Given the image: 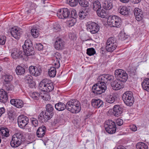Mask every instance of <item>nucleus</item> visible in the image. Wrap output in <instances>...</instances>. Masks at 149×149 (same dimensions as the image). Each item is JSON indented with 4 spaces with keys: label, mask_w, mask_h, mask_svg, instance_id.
<instances>
[{
    "label": "nucleus",
    "mask_w": 149,
    "mask_h": 149,
    "mask_svg": "<svg viewBox=\"0 0 149 149\" xmlns=\"http://www.w3.org/2000/svg\"><path fill=\"white\" fill-rule=\"evenodd\" d=\"M122 21L121 18L119 17H118L115 22V23L114 25H116V26H114L113 27H116L117 28H120L121 25Z\"/></svg>",
    "instance_id": "44"
},
{
    "label": "nucleus",
    "mask_w": 149,
    "mask_h": 149,
    "mask_svg": "<svg viewBox=\"0 0 149 149\" xmlns=\"http://www.w3.org/2000/svg\"><path fill=\"white\" fill-rule=\"evenodd\" d=\"M105 100L107 102L109 103H112L114 102L115 98L113 95H108L107 96Z\"/></svg>",
    "instance_id": "39"
},
{
    "label": "nucleus",
    "mask_w": 149,
    "mask_h": 149,
    "mask_svg": "<svg viewBox=\"0 0 149 149\" xmlns=\"http://www.w3.org/2000/svg\"><path fill=\"white\" fill-rule=\"evenodd\" d=\"M28 84H29V87L31 88H33L35 87V83L33 81H32V82Z\"/></svg>",
    "instance_id": "61"
},
{
    "label": "nucleus",
    "mask_w": 149,
    "mask_h": 149,
    "mask_svg": "<svg viewBox=\"0 0 149 149\" xmlns=\"http://www.w3.org/2000/svg\"><path fill=\"white\" fill-rule=\"evenodd\" d=\"M40 89L43 92H49L54 89L53 83L47 79H43L39 84Z\"/></svg>",
    "instance_id": "4"
},
{
    "label": "nucleus",
    "mask_w": 149,
    "mask_h": 149,
    "mask_svg": "<svg viewBox=\"0 0 149 149\" xmlns=\"http://www.w3.org/2000/svg\"><path fill=\"white\" fill-rule=\"evenodd\" d=\"M93 9L94 10H96L100 9L101 8V5L100 2L98 0H95L92 2Z\"/></svg>",
    "instance_id": "30"
},
{
    "label": "nucleus",
    "mask_w": 149,
    "mask_h": 149,
    "mask_svg": "<svg viewBox=\"0 0 149 149\" xmlns=\"http://www.w3.org/2000/svg\"><path fill=\"white\" fill-rule=\"evenodd\" d=\"M128 38V36L126 35L125 33H120L119 36V38L122 40H125Z\"/></svg>",
    "instance_id": "52"
},
{
    "label": "nucleus",
    "mask_w": 149,
    "mask_h": 149,
    "mask_svg": "<svg viewBox=\"0 0 149 149\" xmlns=\"http://www.w3.org/2000/svg\"><path fill=\"white\" fill-rule=\"evenodd\" d=\"M90 10L88 8H85L81 11H80L78 13V16L79 19H83L86 18L89 14Z\"/></svg>",
    "instance_id": "23"
},
{
    "label": "nucleus",
    "mask_w": 149,
    "mask_h": 149,
    "mask_svg": "<svg viewBox=\"0 0 149 149\" xmlns=\"http://www.w3.org/2000/svg\"><path fill=\"white\" fill-rule=\"evenodd\" d=\"M69 13H70V10L67 8H63L60 9L57 13V15L60 19H66L69 18Z\"/></svg>",
    "instance_id": "13"
},
{
    "label": "nucleus",
    "mask_w": 149,
    "mask_h": 149,
    "mask_svg": "<svg viewBox=\"0 0 149 149\" xmlns=\"http://www.w3.org/2000/svg\"><path fill=\"white\" fill-rule=\"evenodd\" d=\"M22 48L24 50L23 52L25 56H28L34 55L35 53L32 42L30 40H25Z\"/></svg>",
    "instance_id": "5"
},
{
    "label": "nucleus",
    "mask_w": 149,
    "mask_h": 149,
    "mask_svg": "<svg viewBox=\"0 0 149 149\" xmlns=\"http://www.w3.org/2000/svg\"><path fill=\"white\" fill-rule=\"evenodd\" d=\"M54 31L55 32L59 31L60 29V25L58 24L56 26L54 25Z\"/></svg>",
    "instance_id": "60"
},
{
    "label": "nucleus",
    "mask_w": 149,
    "mask_h": 149,
    "mask_svg": "<svg viewBox=\"0 0 149 149\" xmlns=\"http://www.w3.org/2000/svg\"><path fill=\"white\" fill-rule=\"evenodd\" d=\"M124 103L129 106H132L134 102V98L132 92L127 91L125 92L122 96Z\"/></svg>",
    "instance_id": "6"
},
{
    "label": "nucleus",
    "mask_w": 149,
    "mask_h": 149,
    "mask_svg": "<svg viewBox=\"0 0 149 149\" xmlns=\"http://www.w3.org/2000/svg\"><path fill=\"white\" fill-rule=\"evenodd\" d=\"M116 149H126V148L124 146L120 145L118 146Z\"/></svg>",
    "instance_id": "64"
},
{
    "label": "nucleus",
    "mask_w": 149,
    "mask_h": 149,
    "mask_svg": "<svg viewBox=\"0 0 149 149\" xmlns=\"http://www.w3.org/2000/svg\"><path fill=\"white\" fill-rule=\"evenodd\" d=\"M8 99L7 93L3 89L0 90V102L5 103Z\"/></svg>",
    "instance_id": "22"
},
{
    "label": "nucleus",
    "mask_w": 149,
    "mask_h": 149,
    "mask_svg": "<svg viewBox=\"0 0 149 149\" xmlns=\"http://www.w3.org/2000/svg\"><path fill=\"white\" fill-rule=\"evenodd\" d=\"M102 7L106 10H109L112 8L113 3L110 0H105L103 2Z\"/></svg>",
    "instance_id": "26"
},
{
    "label": "nucleus",
    "mask_w": 149,
    "mask_h": 149,
    "mask_svg": "<svg viewBox=\"0 0 149 149\" xmlns=\"http://www.w3.org/2000/svg\"><path fill=\"white\" fill-rule=\"evenodd\" d=\"M78 1L80 6L84 7H87L89 5L87 0H78Z\"/></svg>",
    "instance_id": "40"
},
{
    "label": "nucleus",
    "mask_w": 149,
    "mask_h": 149,
    "mask_svg": "<svg viewBox=\"0 0 149 149\" xmlns=\"http://www.w3.org/2000/svg\"><path fill=\"white\" fill-rule=\"evenodd\" d=\"M132 2L134 4H137L139 3L141 1V0H132Z\"/></svg>",
    "instance_id": "63"
},
{
    "label": "nucleus",
    "mask_w": 149,
    "mask_h": 149,
    "mask_svg": "<svg viewBox=\"0 0 149 149\" xmlns=\"http://www.w3.org/2000/svg\"><path fill=\"white\" fill-rule=\"evenodd\" d=\"M77 17V15L75 10H72L71 11L70 10V13H69V18H72V19H76Z\"/></svg>",
    "instance_id": "41"
},
{
    "label": "nucleus",
    "mask_w": 149,
    "mask_h": 149,
    "mask_svg": "<svg viewBox=\"0 0 149 149\" xmlns=\"http://www.w3.org/2000/svg\"><path fill=\"white\" fill-rule=\"evenodd\" d=\"M5 109L3 107L0 108V117L5 113Z\"/></svg>",
    "instance_id": "62"
},
{
    "label": "nucleus",
    "mask_w": 149,
    "mask_h": 149,
    "mask_svg": "<svg viewBox=\"0 0 149 149\" xmlns=\"http://www.w3.org/2000/svg\"><path fill=\"white\" fill-rule=\"evenodd\" d=\"M4 83L8 84L13 79V76L9 74H5L3 76Z\"/></svg>",
    "instance_id": "34"
},
{
    "label": "nucleus",
    "mask_w": 149,
    "mask_h": 149,
    "mask_svg": "<svg viewBox=\"0 0 149 149\" xmlns=\"http://www.w3.org/2000/svg\"><path fill=\"white\" fill-rule=\"evenodd\" d=\"M11 104L19 108H21L23 107L24 102L21 100L19 99H11L10 101Z\"/></svg>",
    "instance_id": "17"
},
{
    "label": "nucleus",
    "mask_w": 149,
    "mask_h": 149,
    "mask_svg": "<svg viewBox=\"0 0 149 149\" xmlns=\"http://www.w3.org/2000/svg\"><path fill=\"white\" fill-rule=\"evenodd\" d=\"M118 17V16L116 15L109 16L107 20L108 24L111 27L116 26V25H114Z\"/></svg>",
    "instance_id": "27"
},
{
    "label": "nucleus",
    "mask_w": 149,
    "mask_h": 149,
    "mask_svg": "<svg viewBox=\"0 0 149 149\" xmlns=\"http://www.w3.org/2000/svg\"><path fill=\"white\" fill-rule=\"evenodd\" d=\"M65 42L61 38L57 39L54 43L55 48L57 50H60L64 48Z\"/></svg>",
    "instance_id": "14"
},
{
    "label": "nucleus",
    "mask_w": 149,
    "mask_h": 149,
    "mask_svg": "<svg viewBox=\"0 0 149 149\" xmlns=\"http://www.w3.org/2000/svg\"><path fill=\"white\" fill-rule=\"evenodd\" d=\"M113 79V76L109 74L100 76L97 78V82L92 87V92L97 95L101 94L104 92L107 89L106 83H107L108 81Z\"/></svg>",
    "instance_id": "1"
},
{
    "label": "nucleus",
    "mask_w": 149,
    "mask_h": 149,
    "mask_svg": "<svg viewBox=\"0 0 149 149\" xmlns=\"http://www.w3.org/2000/svg\"><path fill=\"white\" fill-rule=\"evenodd\" d=\"M11 36L17 39L20 37V33L19 31L16 28H12L10 32Z\"/></svg>",
    "instance_id": "28"
},
{
    "label": "nucleus",
    "mask_w": 149,
    "mask_h": 149,
    "mask_svg": "<svg viewBox=\"0 0 149 149\" xmlns=\"http://www.w3.org/2000/svg\"><path fill=\"white\" fill-rule=\"evenodd\" d=\"M25 81L28 83L32 82L33 81V77L31 76L30 75H27L25 76L24 79Z\"/></svg>",
    "instance_id": "46"
},
{
    "label": "nucleus",
    "mask_w": 149,
    "mask_h": 149,
    "mask_svg": "<svg viewBox=\"0 0 149 149\" xmlns=\"http://www.w3.org/2000/svg\"><path fill=\"white\" fill-rule=\"evenodd\" d=\"M43 45L40 43L37 44L36 46V48L39 51H41L43 49Z\"/></svg>",
    "instance_id": "56"
},
{
    "label": "nucleus",
    "mask_w": 149,
    "mask_h": 149,
    "mask_svg": "<svg viewBox=\"0 0 149 149\" xmlns=\"http://www.w3.org/2000/svg\"><path fill=\"white\" fill-rule=\"evenodd\" d=\"M105 127L106 131L109 134H113L116 131V123L110 120H108L105 122Z\"/></svg>",
    "instance_id": "8"
},
{
    "label": "nucleus",
    "mask_w": 149,
    "mask_h": 149,
    "mask_svg": "<svg viewBox=\"0 0 149 149\" xmlns=\"http://www.w3.org/2000/svg\"><path fill=\"white\" fill-rule=\"evenodd\" d=\"M61 58L60 54L59 53L56 54H55V56L54 58L55 61H56V62L54 64L56 65V68H58L60 66V61L61 60Z\"/></svg>",
    "instance_id": "32"
},
{
    "label": "nucleus",
    "mask_w": 149,
    "mask_h": 149,
    "mask_svg": "<svg viewBox=\"0 0 149 149\" xmlns=\"http://www.w3.org/2000/svg\"><path fill=\"white\" fill-rule=\"evenodd\" d=\"M13 137L17 138L19 139L18 141L19 142L20 140H22L23 137V135L21 133L18 132L14 134L13 136Z\"/></svg>",
    "instance_id": "48"
},
{
    "label": "nucleus",
    "mask_w": 149,
    "mask_h": 149,
    "mask_svg": "<svg viewBox=\"0 0 149 149\" xmlns=\"http://www.w3.org/2000/svg\"><path fill=\"white\" fill-rule=\"evenodd\" d=\"M130 12V9L125 6H123L119 11V13L121 15H128Z\"/></svg>",
    "instance_id": "31"
},
{
    "label": "nucleus",
    "mask_w": 149,
    "mask_h": 149,
    "mask_svg": "<svg viewBox=\"0 0 149 149\" xmlns=\"http://www.w3.org/2000/svg\"><path fill=\"white\" fill-rule=\"evenodd\" d=\"M130 129L132 131L135 132L137 130V127L135 125H133L130 126Z\"/></svg>",
    "instance_id": "59"
},
{
    "label": "nucleus",
    "mask_w": 149,
    "mask_h": 149,
    "mask_svg": "<svg viewBox=\"0 0 149 149\" xmlns=\"http://www.w3.org/2000/svg\"><path fill=\"white\" fill-rule=\"evenodd\" d=\"M116 78L119 80L123 82H126L128 78V75L126 72L121 69L116 70L115 71Z\"/></svg>",
    "instance_id": "9"
},
{
    "label": "nucleus",
    "mask_w": 149,
    "mask_h": 149,
    "mask_svg": "<svg viewBox=\"0 0 149 149\" xmlns=\"http://www.w3.org/2000/svg\"><path fill=\"white\" fill-rule=\"evenodd\" d=\"M41 95V93L40 94L37 92H34L32 94L31 97L34 100H38Z\"/></svg>",
    "instance_id": "45"
},
{
    "label": "nucleus",
    "mask_w": 149,
    "mask_h": 149,
    "mask_svg": "<svg viewBox=\"0 0 149 149\" xmlns=\"http://www.w3.org/2000/svg\"><path fill=\"white\" fill-rule=\"evenodd\" d=\"M25 71V70L23 67L19 65L17 67L16 72L18 75H22L24 74Z\"/></svg>",
    "instance_id": "35"
},
{
    "label": "nucleus",
    "mask_w": 149,
    "mask_h": 149,
    "mask_svg": "<svg viewBox=\"0 0 149 149\" xmlns=\"http://www.w3.org/2000/svg\"><path fill=\"white\" fill-rule=\"evenodd\" d=\"M6 37L5 36H0V45H3L5 44Z\"/></svg>",
    "instance_id": "53"
},
{
    "label": "nucleus",
    "mask_w": 149,
    "mask_h": 149,
    "mask_svg": "<svg viewBox=\"0 0 149 149\" xmlns=\"http://www.w3.org/2000/svg\"><path fill=\"white\" fill-rule=\"evenodd\" d=\"M48 74L50 77H54L56 74V69L54 67H51L49 70Z\"/></svg>",
    "instance_id": "37"
},
{
    "label": "nucleus",
    "mask_w": 149,
    "mask_h": 149,
    "mask_svg": "<svg viewBox=\"0 0 149 149\" xmlns=\"http://www.w3.org/2000/svg\"><path fill=\"white\" fill-rule=\"evenodd\" d=\"M28 6H29V9H31L30 10V11H35V5L34 3L29 2L28 3Z\"/></svg>",
    "instance_id": "54"
},
{
    "label": "nucleus",
    "mask_w": 149,
    "mask_h": 149,
    "mask_svg": "<svg viewBox=\"0 0 149 149\" xmlns=\"http://www.w3.org/2000/svg\"><path fill=\"white\" fill-rule=\"evenodd\" d=\"M67 103L65 104L62 102H59L56 103L55 105V109L59 111H61L64 110L65 109H67Z\"/></svg>",
    "instance_id": "25"
},
{
    "label": "nucleus",
    "mask_w": 149,
    "mask_h": 149,
    "mask_svg": "<svg viewBox=\"0 0 149 149\" xmlns=\"http://www.w3.org/2000/svg\"><path fill=\"white\" fill-rule=\"evenodd\" d=\"M97 15L98 16L102 18H107V14L105 11L103 9L98 10L97 11Z\"/></svg>",
    "instance_id": "36"
},
{
    "label": "nucleus",
    "mask_w": 149,
    "mask_h": 149,
    "mask_svg": "<svg viewBox=\"0 0 149 149\" xmlns=\"http://www.w3.org/2000/svg\"><path fill=\"white\" fill-rule=\"evenodd\" d=\"M116 123L118 126H120L123 124V121L121 119H118L116 120Z\"/></svg>",
    "instance_id": "57"
},
{
    "label": "nucleus",
    "mask_w": 149,
    "mask_h": 149,
    "mask_svg": "<svg viewBox=\"0 0 149 149\" xmlns=\"http://www.w3.org/2000/svg\"><path fill=\"white\" fill-rule=\"evenodd\" d=\"M134 13L136 19L138 21H140L143 19V12L141 9L136 8L134 10Z\"/></svg>",
    "instance_id": "16"
},
{
    "label": "nucleus",
    "mask_w": 149,
    "mask_h": 149,
    "mask_svg": "<svg viewBox=\"0 0 149 149\" xmlns=\"http://www.w3.org/2000/svg\"><path fill=\"white\" fill-rule=\"evenodd\" d=\"M113 114L115 116L118 117L123 112V108L119 105H115L113 107Z\"/></svg>",
    "instance_id": "20"
},
{
    "label": "nucleus",
    "mask_w": 149,
    "mask_h": 149,
    "mask_svg": "<svg viewBox=\"0 0 149 149\" xmlns=\"http://www.w3.org/2000/svg\"><path fill=\"white\" fill-rule=\"evenodd\" d=\"M29 118L23 115L19 116L17 118V123L19 127L24 129L29 123Z\"/></svg>",
    "instance_id": "11"
},
{
    "label": "nucleus",
    "mask_w": 149,
    "mask_h": 149,
    "mask_svg": "<svg viewBox=\"0 0 149 149\" xmlns=\"http://www.w3.org/2000/svg\"><path fill=\"white\" fill-rule=\"evenodd\" d=\"M68 36L69 38L71 40L74 41L76 40L77 38L76 35L74 34L69 33Z\"/></svg>",
    "instance_id": "55"
},
{
    "label": "nucleus",
    "mask_w": 149,
    "mask_h": 149,
    "mask_svg": "<svg viewBox=\"0 0 149 149\" xmlns=\"http://www.w3.org/2000/svg\"><path fill=\"white\" fill-rule=\"evenodd\" d=\"M40 97L43 100L46 101L50 98V96L46 93H44L43 94L41 93Z\"/></svg>",
    "instance_id": "50"
},
{
    "label": "nucleus",
    "mask_w": 149,
    "mask_h": 149,
    "mask_svg": "<svg viewBox=\"0 0 149 149\" xmlns=\"http://www.w3.org/2000/svg\"><path fill=\"white\" fill-rule=\"evenodd\" d=\"M31 33L34 38L38 37L39 35V33L37 29H32L31 30Z\"/></svg>",
    "instance_id": "43"
},
{
    "label": "nucleus",
    "mask_w": 149,
    "mask_h": 149,
    "mask_svg": "<svg viewBox=\"0 0 149 149\" xmlns=\"http://www.w3.org/2000/svg\"><path fill=\"white\" fill-rule=\"evenodd\" d=\"M76 20L74 19H72L71 20H69L68 22V26L69 27L73 26L76 23Z\"/></svg>",
    "instance_id": "51"
},
{
    "label": "nucleus",
    "mask_w": 149,
    "mask_h": 149,
    "mask_svg": "<svg viewBox=\"0 0 149 149\" xmlns=\"http://www.w3.org/2000/svg\"><path fill=\"white\" fill-rule=\"evenodd\" d=\"M31 120L32 125L35 127L38 126V121L37 119L35 118H32L31 119Z\"/></svg>",
    "instance_id": "49"
},
{
    "label": "nucleus",
    "mask_w": 149,
    "mask_h": 149,
    "mask_svg": "<svg viewBox=\"0 0 149 149\" xmlns=\"http://www.w3.org/2000/svg\"><path fill=\"white\" fill-rule=\"evenodd\" d=\"M87 31L92 34L97 33L100 30V27L96 23L93 22H88L86 24Z\"/></svg>",
    "instance_id": "10"
},
{
    "label": "nucleus",
    "mask_w": 149,
    "mask_h": 149,
    "mask_svg": "<svg viewBox=\"0 0 149 149\" xmlns=\"http://www.w3.org/2000/svg\"><path fill=\"white\" fill-rule=\"evenodd\" d=\"M111 85L115 90H118L123 88L122 84L117 79L112 81L111 83Z\"/></svg>",
    "instance_id": "18"
},
{
    "label": "nucleus",
    "mask_w": 149,
    "mask_h": 149,
    "mask_svg": "<svg viewBox=\"0 0 149 149\" xmlns=\"http://www.w3.org/2000/svg\"><path fill=\"white\" fill-rule=\"evenodd\" d=\"M18 140L19 139H17V138L13 137V136L10 143L11 146L13 148H16L19 146L21 144L22 141V140H20V141L19 142Z\"/></svg>",
    "instance_id": "24"
},
{
    "label": "nucleus",
    "mask_w": 149,
    "mask_h": 149,
    "mask_svg": "<svg viewBox=\"0 0 149 149\" xmlns=\"http://www.w3.org/2000/svg\"><path fill=\"white\" fill-rule=\"evenodd\" d=\"M29 71L30 74L36 77L40 75L41 73V70H38L37 68L32 66H30Z\"/></svg>",
    "instance_id": "19"
},
{
    "label": "nucleus",
    "mask_w": 149,
    "mask_h": 149,
    "mask_svg": "<svg viewBox=\"0 0 149 149\" xmlns=\"http://www.w3.org/2000/svg\"><path fill=\"white\" fill-rule=\"evenodd\" d=\"M0 132L2 136L8 137L10 135L9 130L7 128L1 127L0 129Z\"/></svg>",
    "instance_id": "33"
},
{
    "label": "nucleus",
    "mask_w": 149,
    "mask_h": 149,
    "mask_svg": "<svg viewBox=\"0 0 149 149\" xmlns=\"http://www.w3.org/2000/svg\"><path fill=\"white\" fill-rule=\"evenodd\" d=\"M45 109V111L41 112L38 117L39 121L41 122H47L52 117L54 113V106L51 104H47Z\"/></svg>",
    "instance_id": "2"
},
{
    "label": "nucleus",
    "mask_w": 149,
    "mask_h": 149,
    "mask_svg": "<svg viewBox=\"0 0 149 149\" xmlns=\"http://www.w3.org/2000/svg\"><path fill=\"white\" fill-rule=\"evenodd\" d=\"M11 56L14 59L21 58L24 59V56H25L24 53L22 51L19 50L17 48H14L11 51Z\"/></svg>",
    "instance_id": "12"
},
{
    "label": "nucleus",
    "mask_w": 149,
    "mask_h": 149,
    "mask_svg": "<svg viewBox=\"0 0 149 149\" xmlns=\"http://www.w3.org/2000/svg\"><path fill=\"white\" fill-rule=\"evenodd\" d=\"M116 40L113 37H110L107 40L106 44V49L109 52H112L117 46Z\"/></svg>",
    "instance_id": "7"
},
{
    "label": "nucleus",
    "mask_w": 149,
    "mask_h": 149,
    "mask_svg": "<svg viewBox=\"0 0 149 149\" xmlns=\"http://www.w3.org/2000/svg\"><path fill=\"white\" fill-rule=\"evenodd\" d=\"M47 129L45 126L42 125L39 127L37 129L36 134L38 138H41L43 137L45 134Z\"/></svg>",
    "instance_id": "15"
},
{
    "label": "nucleus",
    "mask_w": 149,
    "mask_h": 149,
    "mask_svg": "<svg viewBox=\"0 0 149 149\" xmlns=\"http://www.w3.org/2000/svg\"><path fill=\"white\" fill-rule=\"evenodd\" d=\"M6 89L7 91H11L13 88V86L11 85H7L5 86Z\"/></svg>",
    "instance_id": "58"
},
{
    "label": "nucleus",
    "mask_w": 149,
    "mask_h": 149,
    "mask_svg": "<svg viewBox=\"0 0 149 149\" xmlns=\"http://www.w3.org/2000/svg\"><path fill=\"white\" fill-rule=\"evenodd\" d=\"M67 109L74 113H78L81 110L80 102L77 100H71L67 102Z\"/></svg>",
    "instance_id": "3"
},
{
    "label": "nucleus",
    "mask_w": 149,
    "mask_h": 149,
    "mask_svg": "<svg viewBox=\"0 0 149 149\" xmlns=\"http://www.w3.org/2000/svg\"><path fill=\"white\" fill-rule=\"evenodd\" d=\"M95 53V49L92 47L88 48L86 50V54L89 56L93 55Z\"/></svg>",
    "instance_id": "42"
},
{
    "label": "nucleus",
    "mask_w": 149,
    "mask_h": 149,
    "mask_svg": "<svg viewBox=\"0 0 149 149\" xmlns=\"http://www.w3.org/2000/svg\"><path fill=\"white\" fill-rule=\"evenodd\" d=\"M136 147L137 149H148L147 145L142 142L137 143Z\"/></svg>",
    "instance_id": "38"
},
{
    "label": "nucleus",
    "mask_w": 149,
    "mask_h": 149,
    "mask_svg": "<svg viewBox=\"0 0 149 149\" xmlns=\"http://www.w3.org/2000/svg\"><path fill=\"white\" fill-rule=\"evenodd\" d=\"M70 5L72 7L76 6L78 4V0H67Z\"/></svg>",
    "instance_id": "47"
},
{
    "label": "nucleus",
    "mask_w": 149,
    "mask_h": 149,
    "mask_svg": "<svg viewBox=\"0 0 149 149\" xmlns=\"http://www.w3.org/2000/svg\"><path fill=\"white\" fill-rule=\"evenodd\" d=\"M91 104L93 107L95 108H98L102 106L103 102L102 100L100 99H93L91 100Z\"/></svg>",
    "instance_id": "21"
},
{
    "label": "nucleus",
    "mask_w": 149,
    "mask_h": 149,
    "mask_svg": "<svg viewBox=\"0 0 149 149\" xmlns=\"http://www.w3.org/2000/svg\"><path fill=\"white\" fill-rule=\"evenodd\" d=\"M141 86L143 90L149 92V79H145L142 82Z\"/></svg>",
    "instance_id": "29"
}]
</instances>
